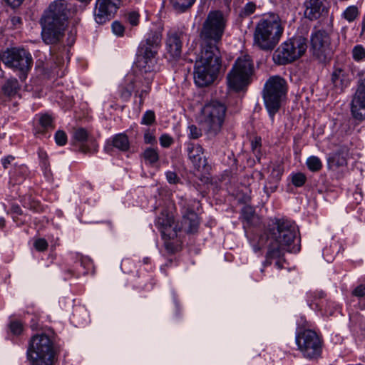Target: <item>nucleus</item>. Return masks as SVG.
Here are the masks:
<instances>
[{"label":"nucleus","mask_w":365,"mask_h":365,"mask_svg":"<svg viewBox=\"0 0 365 365\" xmlns=\"http://www.w3.org/2000/svg\"><path fill=\"white\" fill-rule=\"evenodd\" d=\"M226 19L220 11H210L200 32V54L195 61L194 81L199 87L209 86L217 78L221 67V43Z\"/></svg>","instance_id":"obj_1"},{"label":"nucleus","mask_w":365,"mask_h":365,"mask_svg":"<svg viewBox=\"0 0 365 365\" xmlns=\"http://www.w3.org/2000/svg\"><path fill=\"white\" fill-rule=\"evenodd\" d=\"M298 229L294 222L279 219L269 229L267 239V258L284 256L285 252H298L300 250L297 238Z\"/></svg>","instance_id":"obj_2"},{"label":"nucleus","mask_w":365,"mask_h":365,"mask_svg":"<svg viewBox=\"0 0 365 365\" xmlns=\"http://www.w3.org/2000/svg\"><path fill=\"white\" fill-rule=\"evenodd\" d=\"M71 8L65 0H55L44 11L41 19V37L46 44H56L64 36Z\"/></svg>","instance_id":"obj_3"},{"label":"nucleus","mask_w":365,"mask_h":365,"mask_svg":"<svg viewBox=\"0 0 365 365\" xmlns=\"http://www.w3.org/2000/svg\"><path fill=\"white\" fill-rule=\"evenodd\" d=\"M283 31L281 20L277 14L264 15L256 25L254 43L262 50L271 51L278 43Z\"/></svg>","instance_id":"obj_4"},{"label":"nucleus","mask_w":365,"mask_h":365,"mask_svg":"<svg viewBox=\"0 0 365 365\" xmlns=\"http://www.w3.org/2000/svg\"><path fill=\"white\" fill-rule=\"evenodd\" d=\"M162 34L159 31H150L138 46L136 67L144 72L156 71L158 54L161 46Z\"/></svg>","instance_id":"obj_5"},{"label":"nucleus","mask_w":365,"mask_h":365,"mask_svg":"<svg viewBox=\"0 0 365 365\" xmlns=\"http://www.w3.org/2000/svg\"><path fill=\"white\" fill-rule=\"evenodd\" d=\"M55 355L53 342L48 335L39 334L31 339L27 358L31 365H53Z\"/></svg>","instance_id":"obj_6"},{"label":"nucleus","mask_w":365,"mask_h":365,"mask_svg":"<svg viewBox=\"0 0 365 365\" xmlns=\"http://www.w3.org/2000/svg\"><path fill=\"white\" fill-rule=\"evenodd\" d=\"M227 106L219 101H212L201 109L200 124L210 136H216L222 129Z\"/></svg>","instance_id":"obj_7"},{"label":"nucleus","mask_w":365,"mask_h":365,"mask_svg":"<svg viewBox=\"0 0 365 365\" xmlns=\"http://www.w3.org/2000/svg\"><path fill=\"white\" fill-rule=\"evenodd\" d=\"M287 92V82L281 76H273L266 81L262 91L263 99L272 120H274L275 113L279 110Z\"/></svg>","instance_id":"obj_8"},{"label":"nucleus","mask_w":365,"mask_h":365,"mask_svg":"<svg viewBox=\"0 0 365 365\" xmlns=\"http://www.w3.org/2000/svg\"><path fill=\"white\" fill-rule=\"evenodd\" d=\"M253 72L254 66L250 56L245 55L238 57L227 73L228 87L235 91L242 90L250 83Z\"/></svg>","instance_id":"obj_9"},{"label":"nucleus","mask_w":365,"mask_h":365,"mask_svg":"<svg viewBox=\"0 0 365 365\" xmlns=\"http://www.w3.org/2000/svg\"><path fill=\"white\" fill-rule=\"evenodd\" d=\"M307 48L306 38L302 36H294L277 48L274 53L273 60L277 64L286 65L303 56Z\"/></svg>","instance_id":"obj_10"},{"label":"nucleus","mask_w":365,"mask_h":365,"mask_svg":"<svg viewBox=\"0 0 365 365\" xmlns=\"http://www.w3.org/2000/svg\"><path fill=\"white\" fill-rule=\"evenodd\" d=\"M295 341L304 358L312 359L321 355L322 341L314 331L305 329L299 331L296 334Z\"/></svg>","instance_id":"obj_11"},{"label":"nucleus","mask_w":365,"mask_h":365,"mask_svg":"<svg viewBox=\"0 0 365 365\" xmlns=\"http://www.w3.org/2000/svg\"><path fill=\"white\" fill-rule=\"evenodd\" d=\"M2 61L7 67L20 71L21 79L26 78L33 64L31 53L24 48H19L8 49L2 56Z\"/></svg>","instance_id":"obj_12"},{"label":"nucleus","mask_w":365,"mask_h":365,"mask_svg":"<svg viewBox=\"0 0 365 365\" xmlns=\"http://www.w3.org/2000/svg\"><path fill=\"white\" fill-rule=\"evenodd\" d=\"M311 51L319 61H325L331 53V38L325 30L313 31L310 36Z\"/></svg>","instance_id":"obj_13"},{"label":"nucleus","mask_w":365,"mask_h":365,"mask_svg":"<svg viewBox=\"0 0 365 365\" xmlns=\"http://www.w3.org/2000/svg\"><path fill=\"white\" fill-rule=\"evenodd\" d=\"M122 5V0H96L94 18L96 23L103 24L114 17Z\"/></svg>","instance_id":"obj_14"},{"label":"nucleus","mask_w":365,"mask_h":365,"mask_svg":"<svg viewBox=\"0 0 365 365\" xmlns=\"http://www.w3.org/2000/svg\"><path fill=\"white\" fill-rule=\"evenodd\" d=\"M155 71L144 72L140 69L133 75V89L135 96L139 98L140 105H143L145 97L151 90V84L154 78Z\"/></svg>","instance_id":"obj_15"},{"label":"nucleus","mask_w":365,"mask_h":365,"mask_svg":"<svg viewBox=\"0 0 365 365\" xmlns=\"http://www.w3.org/2000/svg\"><path fill=\"white\" fill-rule=\"evenodd\" d=\"M155 227L160 230L162 237L175 238L181 228L175 225L173 215L167 209H163L155 220Z\"/></svg>","instance_id":"obj_16"},{"label":"nucleus","mask_w":365,"mask_h":365,"mask_svg":"<svg viewBox=\"0 0 365 365\" xmlns=\"http://www.w3.org/2000/svg\"><path fill=\"white\" fill-rule=\"evenodd\" d=\"M351 113L352 117L358 121L365 120V76L361 78L351 100Z\"/></svg>","instance_id":"obj_17"},{"label":"nucleus","mask_w":365,"mask_h":365,"mask_svg":"<svg viewBox=\"0 0 365 365\" xmlns=\"http://www.w3.org/2000/svg\"><path fill=\"white\" fill-rule=\"evenodd\" d=\"M182 31L171 29L168 31L165 38V51L170 59L176 60L181 56L182 48Z\"/></svg>","instance_id":"obj_18"},{"label":"nucleus","mask_w":365,"mask_h":365,"mask_svg":"<svg viewBox=\"0 0 365 365\" xmlns=\"http://www.w3.org/2000/svg\"><path fill=\"white\" fill-rule=\"evenodd\" d=\"M73 139L79 143V150L83 153H95L98 145L93 138H89L88 131L83 128H77L73 134Z\"/></svg>","instance_id":"obj_19"},{"label":"nucleus","mask_w":365,"mask_h":365,"mask_svg":"<svg viewBox=\"0 0 365 365\" xmlns=\"http://www.w3.org/2000/svg\"><path fill=\"white\" fill-rule=\"evenodd\" d=\"M325 0H304V16L310 21L319 19L326 11Z\"/></svg>","instance_id":"obj_20"},{"label":"nucleus","mask_w":365,"mask_h":365,"mask_svg":"<svg viewBox=\"0 0 365 365\" xmlns=\"http://www.w3.org/2000/svg\"><path fill=\"white\" fill-rule=\"evenodd\" d=\"M182 220L181 226H179L182 230H184L187 233L192 234L197 231L199 227V218L195 212L190 207L183 205L182 207Z\"/></svg>","instance_id":"obj_21"},{"label":"nucleus","mask_w":365,"mask_h":365,"mask_svg":"<svg viewBox=\"0 0 365 365\" xmlns=\"http://www.w3.org/2000/svg\"><path fill=\"white\" fill-rule=\"evenodd\" d=\"M187 155L190 160L196 168L205 165V158L203 148L199 144L188 143L187 147Z\"/></svg>","instance_id":"obj_22"},{"label":"nucleus","mask_w":365,"mask_h":365,"mask_svg":"<svg viewBox=\"0 0 365 365\" xmlns=\"http://www.w3.org/2000/svg\"><path fill=\"white\" fill-rule=\"evenodd\" d=\"M133 80V75L128 73L118 86L119 97L123 102L128 101L134 91Z\"/></svg>","instance_id":"obj_23"},{"label":"nucleus","mask_w":365,"mask_h":365,"mask_svg":"<svg viewBox=\"0 0 365 365\" xmlns=\"http://www.w3.org/2000/svg\"><path fill=\"white\" fill-rule=\"evenodd\" d=\"M331 81L336 87L343 89L349 84V79L344 70L336 68L331 75Z\"/></svg>","instance_id":"obj_24"},{"label":"nucleus","mask_w":365,"mask_h":365,"mask_svg":"<svg viewBox=\"0 0 365 365\" xmlns=\"http://www.w3.org/2000/svg\"><path fill=\"white\" fill-rule=\"evenodd\" d=\"M112 145L114 148L121 150L126 151L129 148V140L124 133H119L113 137Z\"/></svg>","instance_id":"obj_25"},{"label":"nucleus","mask_w":365,"mask_h":365,"mask_svg":"<svg viewBox=\"0 0 365 365\" xmlns=\"http://www.w3.org/2000/svg\"><path fill=\"white\" fill-rule=\"evenodd\" d=\"M349 150L346 147H342L332 156V162L337 166H344L347 163Z\"/></svg>","instance_id":"obj_26"},{"label":"nucleus","mask_w":365,"mask_h":365,"mask_svg":"<svg viewBox=\"0 0 365 365\" xmlns=\"http://www.w3.org/2000/svg\"><path fill=\"white\" fill-rule=\"evenodd\" d=\"M19 89V84L16 78L9 79L2 87L4 93L8 96L15 95Z\"/></svg>","instance_id":"obj_27"},{"label":"nucleus","mask_w":365,"mask_h":365,"mask_svg":"<svg viewBox=\"0 0 365 365\" xmlns=\"http://www.w3.org/2000/svg\"><path fill=\"white\" fill-rule=\"evenodd\" d=\"M359 15V8L355 5H351L346 7V9L341 14V17L351 23L353 22Z\"/></svg>","instance_id":"obj_28"},{"label":"nucleus","mask_w":365,"mask_h":365,"mask_svg":"<svg viewBox=\"0 0 365 365\" xmlns=\"http://www.w3.org/2000/svg\"><path fill=\"white\" fill-rule=\"evenodd\" d=\"M306 165L308 169L312 172H317L322 168L321 160L314 155L310 156L307 159Z\"/></svg>","instance_id":"obj_29"},{"label":"nucleus","mask_w":365,"mask_h":365,"mask_svg":"<svg viewBox=\"0 0 365 365\" xmlns=\"http://www.w3.org/2000/svg\"><path fill=\"white\" fill-rule=\"evenodd\" d=\"M351 56L353 59L356 62L364 61L365 48L361 44L354 46L351 51Z\"/></svg>","instance_id":"obj_30"},{"label":"nucleus","mask_w":365,"mask_h":365,"mask_svg":"<svg viewBox=\"0 0 365 365\" xmlns=\"http://www.w3.org/2000/svg\"><path fill=\"white\" fill-rule=\"evenodd\" d=\"M143 158L146 162L153 164L159 160V155L157 150L149 148L144 151Z\"/></svg>","instance_id":"obj_31"},{"label":"nucleus","mask_w":365,"mask_h":365,"mask_svg":"<svg viewBox=\"0 0 365 365\" xmlns=\"http://www.w3.org/2000/svg\"><path fill=\"white\" fill-rule=\"evenodd\" d=\"M195 0H170L173 6L180 11H184L185 9L192 6Z\"/></svg>","instance_id":"obj_32"},{"label":"nucleus","mask_w":365,"mask_h":365,"mask_svg":"<svg viewBox=\"0 0 365 365\" xmlns=\"http://www.w3.org/2000/svg\"><path fill=\"white\" fill-rule=\"evenodd\" d=\"M291 180L292 183L295 187H299L305 184L307 181V177L302 173H296L291 175Z\"/></svg>","instance_id":"obj_33"},{"label":"nucleus","mask_w":365,"mask_h":365,"mask_svg":"<svg viewBox=\"0 0 365 365\" xmlns=\"http://www.w3.org/2000/svg\"><path fill=\"white\" fill-rule=\"evenodd\" d=\"M283 173V169L279 165H274L269 177V180L279 182Z\"/></svg>","instance_id":"obj_34"},{"label":"nucleus","mask_w":365,"mask_h":365,"mask_svg":"<svg viewBox=\"0 0 365 365\" xmlns=\"http://www.w3.org/2000/svg\"><path fill=\"white\" fill-rule=\"evenodd\" d=\"M163 239L164 240L165 248L168 253L173 254L178 251V245L172 241L174 240V238H169L168 237H163Z\"/></svg>","instance_id":"obj_35"},{"label":"nucleus","mask_w":365,"mask_h":365,"mask_svg":"<svg viewBox=\"0 0 365 365\" xmlns=\"http://www.w3.org/2000/svg\"><path fill=\"white\" fill-rule=\"evenodd\" d=\"M155 121V115L154 111L151 110H148L145 112L142 118H141V124L150 125H152Z\"/></svg>","instance_id":"obj_36"},{"label":"nucleus","mask_w":365,"mask_h":365,"mask_svg":"<svg viewBox=\"0 0 365 365\" xmlns=\"http://www.w3.org/2000/svg\"><path fill=\"white\" fill-rule=\"evenodd\" d=\"M39 123L44 129L53 128V119L51 115L44 114L39 118Z\"/></svg>","instance_id":"obj_37"},{"label":"nucleus","mask_w":365,"mask_h":365,"mask_svg":"<svg viewBox=\"0 0 365 365\" xmlns=\"http://www.w3.org/2000/svg\"><path fill=\"white\" fill-rule=\"evenodd\" d=\"M282 258H283V256H280V257H276V258L272 257V258L268 259L267 258V252L266 255H265V260L263 262V266L266 267V266L270 265L272 262V260H276L274 265L277 267V269H282L283 267Z\"/></svg>","instance_id":"obj_38"},{"label":"nucleus","mask_w":365,"mask_h":365,"mask_svg":"<svg viewBox=\"0 0 365 365\" xmlns=\"http://www.w3.org/2000/svg\"><path fill=\"white\" fill-rule=\"evenodd\" d=\"M55 141L58 145L63 146L67 143V135L63 130H58L55 134Z\"/></svg>","instance_id":"obj_39"},{"label":"nucleus","mask_w":365,"mask_h":365,"mask_svg":"<svg viewBox=\"0 0 365 365\" xmlns=\"http://www.w3.org/2000/svg\"><path fill=\"white\" fill-rule=\"evenodd\" d=\"M48 242L43 238H38L34 242V247L38 252H43L48 248Z\"/></svg>","instance_id":"obj_40"},{"label":"nucleus","mask_w":365,"mask_h":365,"mask_svg":"<svg viewBox=\"0 0 365 365\" xmlns=\"http://www.w3.org/2000/svg\"><path fill=\"white\" fill-rule=\"evenodd\" d=\"M9 327L11 331L16 335L20 334L24 329L22 323L17 320L11 322Z\"/></svg>","instance_id":"obj_41"},{"label":"nucleus","mask_w":365,"mask_h":365,"mask_svg":"<svg viewBox=\"0 0 365 365\" xmlns=\"http://www.w3.org/2000/svg\"><path fill=\"white\" fill-rule=\"evenodd\" d=\"M277 185L278 182H275L271 180H269L263 187L264 192L267 194V196H269L271 193L276 190Z\"/></svg>","instance_id":"obj_42"},{"label":"nucleus","mask_w":365,"mask_h":365,"mask_svg":"<svg viewBox=\"0 0 365 365\" xmlns=\"http://www.w3.org/2000/svg\"><path fill=\"white\" fill-rule=\"evenodd\" d=\"M112 31L116 36H122L124 34L125 28L119 21H114L112 24Z\"/></svg>","instance_id":"obj_43"},{"label":"nucleus","mask_w":365,"mask_h":365,"mask_svg":"<svg viewBox=\"0 0 365 365\" xmlns=\"http://www.w3.org/2000/svg\"><path fill=\"white\" fill-rule=\"evenodd\" d=\"M173 143V138L168 134H163L160 137V144L163 148H169Z\"/></svg>","instance_id":"obj_44"},{"label":"nucleus","mask_w":365,"mask_h":365,"mask_svg":"<svg viewBox=\"0 0 365 365\" xmlns=\"http://www.w3.org/2000/svg\"><path fill=\"white\" fill-rule=\"evenodd\" d=\"M256 9V5L252 2H249L245 4L242 10V14L245 16H250L252 14Z\"/></svg>","instance_id":"obj_45"},{"label":"nucleus","mask_w":365,"mask_h":365,"mask_svg":"<svg viewBox=\"0 0 365 365\" xmlns=\"http://www.w3.org/2000/svg\"><path fill=\"white\" fill-rule=\"evenodd\" d=\"M144 141L147 144H154L156 143L155 137L152 131L147 130L144 133Z\"/></svg>","instance_id":"obj_46"},{"label":"nucleus","mask_w":365,"mask_h":365,"mask_svg":"<svg viewBox=\"0 0 365 365\" xmlns=\"http://www.w3.org/2000/svg\"><path fill=\"white\" fill-rule=\"evenodd\" d=\"M165 176L167 180L170 184H175L180 180V178H178V175L173 171H167L165 173Z\"/></svg>","instance_id":"obj_47"},{"label":"nucleus","mask_w":365,"mask_h":365,"mask_svg":"<svg viewBox=\"0 0 365 365\" xmlns=\"http://www.w3.org/2000/svg\"><path fill=\"white\" fill-rule=\"evenodd\" d=\"M352 294L356 297H365V284L357 286L353 291Z\"/></svg>","instance_id":"obj_48"},{"label":"nucleus","mask_w":365,"mask_h":365,"mask_svg":"<svg viewBox=\"0 0 365 365\" xmlns=\"http://www.w3.org/2000/svg\"><path fill=\"white\" fill-rule=\"evenodd\" d=\"M128 21L131 25L136 26L138 24L139 14L135 11L129 13L128 15Z\"/></svg>","instance_id":"obj_49"},{"label":"nucleus","mask_w":365,"mask_h":365,"mask_svg":"<svg viewBox=\"0 0 365 365\" xmlns=\"http://www.w3.org/2000/svg\"><path fill=\"white\" fill-rule=\"evenodd\" d=\"M261 145V138L256 137L251 143V146L253 152L257 155L259 153V147Z\"/></svg>","instance_id":"obj_50"},{"label":"nucleus","mask_w":365,"mask_h":365,"mask_svg":"<svg viewBox=\"0 0 365 365\" xmlns=\"http://www.w3.org/2000/svg\"><path fill=\"white\" fill-rule=\"evenodd\" d=\"M190 136L192 138L197 139L201 135V131L197 126L192 125L189 126Z\"/></svg>","instance_id":"obj_51"},{"label":"nucleus","mask_w":365,"mask_h":365,"mask_svg":"<svg viewBox=\"0 0 365 365\" xmlns=\"http://www.w3.org/2000/svg\"><path fill=\"white\" fill-rule=\"evenodd\" d=\"M11 212L20 215L22 214V210L19 205L13 204L11 207Z\"/></svg>","instance_id":"obj_52"},{"label":"nucleus","mask_w":365,"mask_h":365,"mask_svg":"<svg viewBox=\"0 0 365 365\" xmlns=\"http://www.w3.org/2000/svg\"><path fill=\"white\" fill-rule=\"evenodd\" d=\"M6 4L13 8L17 7L21 5L24 0H4Z\"/></svg>","instance_id":"obj_53"},{"label":"nucleus","mask_w":365,"mask_h":365,"mask_svg":"<svg viewBox=\"0 0 365 365\" xmlns=\"http://www.w3.org/2000/svg\"><path fill=\"white\" fill-rule=\"evenodd\" d=\"M14 160V157L9 155L7 156L1 160V163L3 165V167L4 168H7L8 165L11 163V161Z\"/></svg>","instance_id":"obj_54"},{"label":"nucleus","mask_w":365,"mask_h":365,"mask_svg":"<svg viewBox=\"0 0 365 365\" xmlns=\"http://www.w3.org/2000/svg\"><path fill=\"white\" fill-rule=\"evenodd\" d=\"M327 251V249H325L324 250V255H325V252ZM324 258L327 261V262H331L333 260V257H327V256H324Z\"/></svg>","instance_id":"obj_55"},{"label":"nucleus","mask_w":365,"mask_h":365,"mask_svg":"<svg viewBox=\"0 0 365 365\" xmlns=\"http://www.w3.org/2000/svg\"><path fill=\"white\" fill-rule=\"evenodd\" d=\"M5 226V220L1 217L0 218V228H3Z\"/></svg>","instance_id":"obj_56"},{"label":"nucleus","mask_w":365,"mask_h":365,"mask_svg":"<svg viewBox=\"0 0 365 365\" xmlns=\"http://www.w3.org/2000/svg\"><path fill=\"white\" fill-rule=\"evenodd\" d=\"M253 250L255 252H258L259 251H260L261 248L258 245H254Z\"/></svg>","instance_id":"obj_57"},{"label":"nucleus","mask_w":365,"mask_h":365,"mask_svg":"<svg viewBox=\"0 0 365 365\" xmlns=\"http://www.w3.org/2000/svg\"><path fill=\"white\" fill-rule=\"evenodd\" d=\"M31 327H32L33 329H36L38 328V327L36 324H31Z\"/></svg>","instance_id":"obj_58"}]
</instances>
